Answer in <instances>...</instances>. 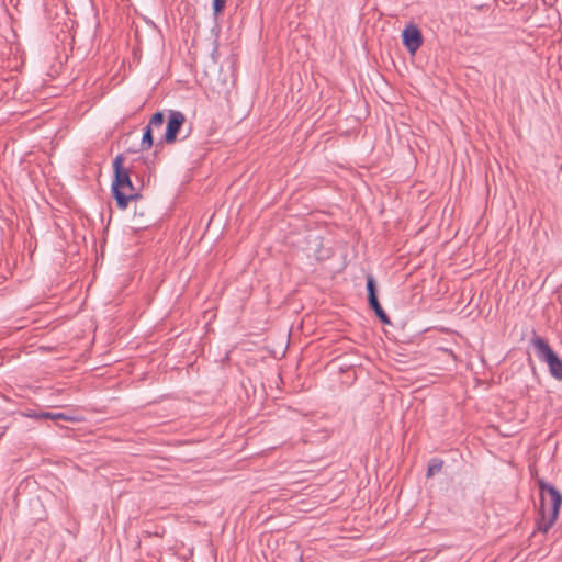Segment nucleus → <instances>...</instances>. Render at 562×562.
<instances>
[{"instance_id": "nucleus-2", "label": "nucleus", "mask_w": 562, "mask_h": 562, "mask_svg": "<svg viewBox=\"0 0 562 562\" xmlns=\"http://www.w3.org/2000/svg\"><path fill=\"white\" fill-rule=\"evenodd\" d=\"M539 486L540 506L536 526L538 531L547 533L557 521L562 504V494L549 483L540 481Z\"/></svg>"}, {"instance_id": "nucleus-4", "label": "nucleus", "mask_w": 562, "mask_h": 562, "mask_svg": "<svg viewBox=\"0 0 562 562\" xmlns=\"http://www.w3.org/2000/svg\"><path fill=\"white\" fill-rule=\"evenodd\" d=\"M314 259L318 262H323L329 260L330 262L327 265V270L333 274L341 272L347 262H346V254L340 250L337 252L333 247V241L327 238L326 243L322 247L319 254L314 257Z\"/></svg>"}, {"instance_id": "nucleus-3", "label": "nucleus", "mask_w": 562, "mask_h": 562, "mask_svg": "<svg viewBox=\"0 0 562 562\" xmlns=\"http://www.w3.org/2000/svg\"><path fill=\"white\" fill-rule=\"evenodd\" d=\"M530 346L539 361L548 366L550 374L558 381H562V359L550 347L547 339L532 331Z\"/></svg>"}, {"instance_id": "nucleus-1", "label": "nucleus", "mask_w": 562, "mask_h": 562, "mask_svg": "<svg viewBox=\"0 0 562 562\" xmlns=\"http://www.w3.org/2000/svg\"><path fill=\"white\" fill-rule=\"evenodd\" d=\"M124 162L123 154L116 155L113 159V179L111 183V194L117 209L122 211L127 209L130 202L142 199L140 189L145 184V178L148 182L154 169L153 160L143 155L133 158L127 166Z\"/></svg>"}, {"instance_id": "nucleus-6", "label": "nucleus", "mask_w": 562, "mask_h": 562, "mask_svg": "<svg viewBox=\"0 0 562 562\" xmlns=\"http://www.w3.org/2000/svg\"><path fill=\"white\" fill-rule=\"evenodd\" d=\"M378 283H367L368 291V305L374 312L375 316L379 321L384 325H390L391 319L382 308L381 303L379 301V295L385 299L386 293L384 291H380L376 286Z\"/></svg>"}, {"instance_id": "nucleus-9", "label": "nucleus", "mask_w": 562, "mask_h": 562, "mask_svg": "<svg viewBox=\"0 0 562 562\" xmlns=\"http://www.w3.org/2000/svg\"><path fill=\"white\" fill-rule=\"evenodd\" d=\"M154 128L149 126L148 124L143 130V136L140 140V149L142 150H148L154 146V136H153Z\"/></svg>"}, {"instance_id": "nucleus-5", "label": "nucleus", "mask_w": 562, "mask_h": 562, "mask_svg": "<svg viewBox=\"0 0 562 562\" xmlns=\"http://www.w3.org/2000/svg\"><path fill=\"white\" fill-rule=\"evenodd\" d=\"M186 121V115L181 111L168 110L166 131L160 140L156 144V147H160L164 144H175L178 140V135Z\"/></svg>"}, {"instance_id": "nucleus-8", "label": "nucleus", "mask_w": 562, "mask_h": 562, "mask_svg": "<svg viewBox=\"0 0 562 562\" xmlns=\"http://www.w3.org/2000/svg\"><path fill=\"white\" fill-rule=\"evenodd\" d=\"M326 238L316 233H310L304 238L303 252L307 258H314L317 256L326 243Z\"/></svg>"}, {"instance_id": "nucleus-15", "label": "nucleus", "mask_w": 562, "mask_h": 562, "mask_svg": "<svg viewBox=\"0 0 562 562\" xmlns=\"http://www.w3.org/2000/svg\"><path fill=\"white\" fill-rule=\"evenodd\" d=\"M138 225H139V226H142V227H145V226H148V223H146V222H139V223H138Z\"/></svg>"}, {"instance_id": "nucleus-13", "label": "nucleus", "mask_w": 562, "mask_h": 562, "mask_svg": "<svg viewBox=\"0 0 562 562\" xmlns=\"http://www.w3.org/2000/svg\"><path fill=\"white\" fill-rule=\"evenodd\" d=\"M226 7V0H212V13L215 19L218 18Z\"/></svg>"}, {"instance_id": "nucleus-17", "label": "nucleus", "mask_w": 562, "mask_h": 562, "mask_svg": "<svg viewBox=\"0 0 562 562\" xmlns=\"http://www.w3.org/2000/svg\"><path fill=\"white\" fill-rule=\"evenodd\" d=\"M139 216L143 217L144 216V212L143 211H139Z\"/></svg>"}, {"instance_id": "nucleus-16", "label": "nucleus", "mask_w": 562, "mask_h": 562, "mask_svg": "<svg viewBox=\"0 0 562 562\" xmlns=\"http://www.w3.org/2000/svg\"><path fill=\"white\" fill-rule=\"evenodd\" d=\"M476 8H477L479 10H482V9L484 8V5H476Z\"/></svg>"}, {"instance_id": "nucleus-7", "label": "nucleus", "mask_w": 562, "mask_h": 562, "mask_svg": "<svg viewBox=\"0 0 562 562\" xmlns=\"http://www.w3.org/2000/svg\"><path fill=\"white\" fill-rule=\"evenodd\" d=\"M402 44L411 55H415L424 43L422 31L416 24H408L402 31Z\"/></svg>"}, {"instance_id": "nucleus-10", "label": "nucleus", "mask_w": 562, "mask_h": 562, "mask_svg": "<svg viewBox=\"0 0 562 562\" xmlns=\"http://www.w3.org/2000/svg\"><path fill=\"white\" fill-rule=\"evenodd\" d=\"M37 419H52V420H74L72 417L67 416L63 413H52V412H42L40 414L34 415Z\"/></svg>"}, {"instance_id": "nucleus-11", "label": "nucleus", "mask_w": 562, "mask_h": 562, "mask_svg": "<svg viewBox=\"0 0 562 562\" xmlns=\"http://www.w3.org/2000/svg\"><path fill=\"white\" fill-rule=\"evenodd\" d=\"M164 123H165L164 112L157 111L150 116L147 124L149 126H151L153 128H160L164 125Z\"/></svg>"}, {"instance_id": "nucleus-14", "label": "nucleus", "mask_w": 562, "mask_h": 562, "mask_svg": "<svg viewBox=\"0 0 562 562\" xmlns=\"http://www.w3.org/2000/svg\"><path fill=\"white\" fill-rule=\"evenodd\" d=\"M368 282H371V281H374L373 277L371 274L367 276V280Z\"/></svg>"}, {"instance_id": "nucleus-12", "label": "nucleus", "mask_w": 562, "mask_h": 562, "mask_svg": "<svg viewBox=\"0 0 562 562\" xmlns=\"http://www.w3.org/2000/svg\"><path fill=\"white\" fill-rule=\"evenodd\" d=\"M443 462L440 459L434 458L429 461L427 468V476L430 477L436 473L440 472L442 469Z\"/></svg>"}]
</instances>
